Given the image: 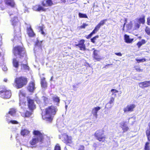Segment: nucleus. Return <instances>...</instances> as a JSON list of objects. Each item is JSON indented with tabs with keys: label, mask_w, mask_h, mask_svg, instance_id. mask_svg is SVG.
Masks as SVG:
<instances>
[{
	"label": "nucleus",
	"mask_w": 150,
	"mask_h": 150,
	"mask_svg": "<svg viewBox=\"0 0 150 150\" xmlns=\"http://www.w3.org/2000/svg\"><path fill=\"white\" fill-rule=\"evenodd\" d=\"M57 110V108L56 106L52 105L48 106L45 109V113L42 115L43 119L51 122Z\"/></svg>",
	"instance_id": "obj_1"
},
{
	"label": "nucleus",
	"mask_w": 150,
	"mask_h": 150,
	"mask_svg": "<svg viewBox=\"0 0 150 150\" xmlns=\"http://www.w3.org/2000/svg\"><path fill=\"white\" fill-rule=\"evenodd\" d=\"M33 134L35 137L33 138L29 142L30 144L33 146L32 147H33V146L39 142L41 144L44 142L45 135L43 133L39 130H34L33 132Z\"/></svg>",
	"instance_id": "obj_2"
},
{
	"label": "nucleus",
	"mask_w": 150,
	"mask_h": 150,
	"mask_svg": "<svg viewBox=\"0 0 150 150\" xmlns=\"http://www.w3.org/2000/svg\"><path fill=\"white\" fill-rule=\"evenodd\" d=\"M12 52L14 56L20 59L26 57L27 55L25 49L23 45H17L13 47Z\"/></svg>",
	"instance_id": "obj_3"
},
{
	"label": "nucleus",
	"mask_w": 150,
	"mask_h": 150,
	"mask_svg": "<svg viewBox=\"0 0 150 150\" xmlns=\"http://www.w3.org/2000/svg\"><path fill=\"white\" fill-rule=\"evenodd\" d=\"M14 82L17 88L19 89L27 85L28 79L26 77L21 76L15 78Z\"/></svg>",
	"instance_id": "obj_4"
},
{
	"label": "nucleus",
	"mask_w": 150,
	"mask_h": 150,
	"mask_svg": "<svg viewBox=\"0 0 150 150\" xmlns=\"http://www.w3.org/2000/svg\"><path fill=\"white\" fill-rule=\"evenodd\" d=\"M0 89H1L0 91V94L1 98L5 99L10 98L11 95L10 90L7 89L5 87H2Z\"/></svg>",
	"instance_id": "obj_5"
},
{
	"label": "nucleus",
	"mask_w": 150,
	"mask_h": 150,
	"mask_svg": "<svg viewBox=\"0 0 150 150\" xmlns=\"http://www.w3.org/2000/svg\"><path fill=\"white\" fill-rule=\"evenodd\" d=\"M26 98L28 109L30 111H33V110L36 108V105L34 103V100L32 99L28 96L26 97Z\"/></svg>",
	"instance_id": "obj_6"
},
{
	"label": "nucleus",
	"mask_w": 150,
	"mask_h": 150,
	"mask_svg": "<svg viewBox=\"0 0 150 150\" xmlns=\"http://www.w3.org/2000/svg\"><path fill=\"white\" fill-rule=\"evenodd\" d=\"M95 136L96 139L100 142H104L105 140V137L103 134V132L102 130L97 131L95 134Z\"/></svg>",
	"instance_id": "obj_7"
},
{
	"label": "nucleus",
	"mask_w": 150,
	"mask_h": 150,
	"mask_svg": "<svg viewBox=\"0 0 150 150\" xmlns=\"http://www.w3.org/2000/svg\"><path fill=\"white\" fill-rule=\"evenodd\" d=\"M135 107V105L134 104L128 105L126 107L124 108L123 109L124 112L127 113V112H132L134 110Z\"/></svg>",
	"instance_id": "obj_8"
},
{
	"label": "nucleus",
	"mask_w": 150,
	"mask_h": 150,
	"mask_svg": "<svg viewBox=\"0 0 150 150\" xmlns=\"http://www.w3.org/2000/svg\"><path fill=\"white\" fill-rule=\"evenodd\" d=\"M21 30L20 28L18 29V31L15 30L14 34V39L16 40H19L21 38Z\"/></svg>",
	"instance_id": "obj_9"
},
{
	"label": "nucleus",
	"mask_w": 150,
	"mask_h": 150,
	"mask_svg": "<svg viewBox=\"0 0 150 150\" xmlns=\"http://www.w3.org/2000/svg\"><path fill=\"white\" fill-rule=\"evenodd\" d=\"M35 84L34 82L33 81L30 82L28 86L27 89L28 91L30 92L33 93L35 89Z\"/></svg>",
	"instance_id": "obj_10"
},
{
	"label": "nucleus",
	"mask_w": 150,
	"mask_h": 150,
	"mask_svg": "<svg viewBox=\"0 0 150 150\" xmlns=\"http://www.w3.org/2000/svg\"><path fill=\"white\" fill-rule=\"evenodd\" d=\"M99 52V51L97 50H95L93 52V58L98 61L102 59L101 56L98 54Z\"/></svg>",
	"instance_id": "obj_11"
},
{
	"label": "nucleus",
	"mask_w": 150,
	"mask_h": 150,
	"mask_svg": "<svg viewBox=\"0 0 150 150\" xmlns=\"http://www.w3.org/2000/svg\"><path fill=\"white\" fill-rule=\"evenodd\" d=\"M41 4L43 7L51 6L54 4L52 0H46L45 3L44 1H42Z\"/></svg>",
	"instance_id": "obj_12"
},
{
	"label": "nucleus",
	"mask_w": 150,
	"mask_h": 150,
	"mask_svg": "<svg viewBox=\"0 0 150 150\" xmlns=\"http://www.w3.org/2000/svg\"><path fill=\"white\" fill-rule=\"evenodd\" d=\"M140 87L143 88L150 86V81H145L139 83Z\"/></svg>",
	"instance_id": "obj_13"
},
{
	"label": "nucleus",
	"mask_w": 150,
	"mask_h": 150,
	"mask_svg": "<svg viewBox=\"0 0 150 150\" xmlns=\"http://www.w3.org/2000/svg\"><path fill=\"white\" fill-rule=\"evenodd\" d=\"M12 64L14 68L17 69H18L20 66L19 62L16 58H14L12 59Z\"/></svg>",
	"instance_id": "obj_14"
},
{
	"label": "nucleus",
	"mask_w": 150,
	"mask_h": 150,
	"mask_svg": "<svg viewBox=\"0 0 150 150\" xmlns=\"http://www.w3.org/2000/svg\"><path fill=\"white\" fill-rule=\"evenodd\" d=\"M84 40H81L78 44H76V46H78L80 48L81 50H85V45L84 44Z\"/></svg>",
	"instance_id": "obj_15"
},
{
	"label": "nucleus",
	"mask_w": 150,
	"mask_h": 150,
	"mask_svg": "<svg viewBox=\"0 0 150 150\" xmlns=\"http://www.w3.org/2000/svg\"><path fill=\"white\" fill-rule=\"evenodd\" d=\"M27 32L28 35L30 37H34L35 36V34L33 32L30 26L27 28Z\"/></svg>",
	"instance_id": "obj_16"
},
{
	"label": "nucleus",
	"mask_w": 150,
	"mask_h": 150,
	"mask_svg": "<svg viewBox=\"0 0 150 150\" xmlns=\"http://www.w3.org/2000/svg\"><path fill=\"white\" fill-rule=\"evenodd\" d=\"M6 4L13 8L15 6V4L13 0H4Z\"/></svg>",
	"instance_id": "obj_17"
},
{
	"label": "nucleus",
	"mask_w": 150,
	"mask_h": 150,
	"mask_svg": "<svg viewBox=\"0 0 150 150\" xmlns=\"http://www.w3.org/2000/svg\"><path fill=\"white\" fill-rule=\"evenodd\" d=\"M40 84L42 88H47V83L46 81L45 77H43L41 79Z\"/></svg>",
	"instance_id": "obj_18"
},
{
	"label": "nucleus",
	"mask_w": 150,
	"mask_h": 150,
	"mask_svg": "<svg viewBox=\"0 0 150 150\" xmlns=\"http://www.w3.org/2000/svg\"><path fill=\"white\" fill-rule=\"evenodd\" d=\"M120 126L123 130V132H127L129 129V128L126 124V122H123L120 124Z\"/></svg>",
	"instance_id": "obj_19"
},
{
	"label": "nucleus",
	"mask_w": 150,
	"mask_h": 150,
	"mask_svg": "<svg viewBox=\"0 0 150 150\" xmlns=\"http://www.w3.org/2000/svg\"><path fill=\"white\" fill-rule=\"evenodd\" d=\"M100 109V107H97L93 109L92 111V113L93 115L95 117V118H97V112Z\"/></svg>",
	"instance_id": "obj_20"
},
{
	"label": "nucleus",
	"mask_w": 150,
	"mask_h": 150,
	"mask_svg": "<svg viewBox=\"0 0 150 150\" xmlns=\"http://www.w3.org/2000/svg\"><path fill=\"white\" fill-rule=\"evenodd\" d=\"M124 38L125 42L127 43H131L134 40L133 38L130 39L129 36L126 34L124 35Z\"/></svg>",
	"instance_id": "obj_21"
},
{
	"label": "nucleus",
	"mask_w": 150,
	"mask_h": 150,
	"mask_svg": "<svg viewBox=\"0 0 150 150\" xmlns=\"http://www.w3.org/2000/svg\"><path fill=\"white\" fill-rule=\"evenodd\" d=\"M30 131L26 129H22L21 132V134L23 136L28 135L30 133Z\"/></svg>",
	"instance_id": "obj_22"
},
{
	"label": "nucleus",
	"mask_w": 150,
	"mask_h": 150,
	"mask_svg": "<svg viewBox=\"0 0 150 150\" xmlns=\"http://www.w3.org/2000/svg\"><path fill=\"white\" fill-rule=\"evenodd\" d=\"M149 128H148L146 131V134L148 140L150 141V122L148 124Z\"/></svg>",
	"instance_id": "obj_23"
},
{
	"label": "nucleus",
	"mask_w": 150,
	"mask_h": 150,
	"mask_svg": "<svg viewBox=\"0 0 150 150\" xmlns=\"http://www.w3.org/2000/svg\"><path fill=\"white\" fill-rule=\"evenodd\" d=\"M16 109L15 108H11L9 109L8 113L7 114V115L8 114L10 115L11 116H13L16 114Z\"/></svg>",
	"instance_id": "obj_24"
},
{
	"label": "nucleus",
	"mask_w": 150,
	"mask_h": 150,
	"mask_svg": "<svg viewBox=\"0 0 150 150\" xmlns=\"http://www.w3.org/2000/svg\"><path fill=\"white\" fill-rule=\"evenodd\" d=\"M36 6H38V8L35 10L36 11H45L46 10V8H44L43 6H41L40 5H36Z\"/></svg>",
	"instance_id": "obj_25"
},
{
	"label": "nucleus",
	"mask_w": 150,
	"mask_h": 150,
	"mask_svg": "<svg viewBox=\"0 0 150 150\" xmlns=\"http://www.w3.org/2000/svg\"><path fill=\"white\" fill-rule=\"evenodd\" d=\"M18 17H14L11 20V21L12 25L13 26H15L18 22Z\"/></svg>",
	"instance_id": "obj_26"
},
{
	"label": "nucleus",
	"mask_w": 150,
	"mask_h": 150,
	"mask_svg": "<svg viewBox=\"0 0 150 150\" xmlns=\"http://www.w3.org/2000/svg\"><path fill=\"white\" fill-rule=\"evenodd\" d=\"M19 94L20 98H21V96L25 97L26 95L25 93L22 90H20L19 91ZM20 101L21 103L22 102V100L21 99V98H20Z\"/></svg>",
	"instance_id": "obj_27"
},
{
	"label": "nucleus",
	"mask_w": 150,
	"mask_h": 150,
	"mask_svg": "<svg viewBox=\"0 0 150 150\" xmlns=\"http://www.w3.org/2000/svg\"><path fill=\"white\" fill-rule=\"evenodd\" d=\"M52 99L53 102L54 103H56L57 104H58L59 102V98L57 96H53L52 97Z\"/></svg>",
	"instance_id": "obj_28"
},
{
	"label": "nucleus",
	"mask_w": 150,
	"mask_h": 150,
	"mask_svg": "<svg viewBox=\"0 0 150 150\" xmlns=\"http://www.w3.org/2000/svg\"><path fill=\"white\" fill-rule=\"evenodd\" d=\"M21 70L24 69L25 70H29V67L27 64H21Z\"/></svg>",
	"instance_id": "obj_29"
},
{
	"label": "nucleus",
	"mask_w": 150,
	"mask_h": 150,
	"mask_svg": "<svg viewBox=\"0 0 150 150\" xmlns=\"http://www.w3.org/2000/svg\"><path fill=\"white\" fill-rule=\"evenodd\" d=\"M42 41H39L38 40H37L35 44V46L38 47L40 49H42Z\"/></svg>",
	"instance_id": "obj_30"
},
{
	"label": "nucleus",
	"mask_w": 150,
	"mask_h": 150,
	"mask_svg": "<svg viewBox=\"0 0 150 150\" xmlns=\"http://www.w3.org/2000/svg\"><path fill=\"white\" fill-rule=\"evenodd\" d=\"M33 111H26L25 113V117H29L32 114V112Z\"/></svg>",
	"instance_id": "obj_31"
},
{
	"label": "nucleus",
	"mask_w": 150,
	"mask_h": 150,
	"mask_svg": "<svg viewBox=\"0 0 150 150\" xmlns=\"http://www.w3.org/2000/svg\"><path fill=\"white\" fill-rule=\"evenodd\" d=\"M113 105V104H111L108 103L105 105V109L109 110Z\"/></svg>",
	"instance_id": "obj_32"
},
{
	"label": "nucleus",
	"mask_w": 150,
	"mask_h": 150,
	"mask_svg": "<svg viewBox=\"0 0 150 150\" xmlns=\"http://www.w3.org/2000/svg\"><path fill=\"white\" fill-rule=\"evenodd\" d=\"M71 142V137L66 135V144L70 143Z\"/></svg>",
	"instance_id": "obj_33"
},
{
	"label": "nucleus",
	"mask_w": 150,
	"mask_h": 150,
	"mask_svg": "<svg viewBox=\"0 0 150 150\" xmlns=\"http://www.w3.org/2000/svg\"><path fill=\"white\" fill-rule=\"evenodd\" d=\"M138 23H140L144 24L145 23L144 17L140 18L138 20Z\"/></svg>",
	"instance_id": "obj_34"
},
{
	"label": "nucleus",
	"mask_w": 150,
	"mask_h": 150,
	"mask_svg": "<svg viewBox=\"0 0 150 150\" xmlns=\"http://www.w3.org/2000/svg\"><path fill=\"white\" fill-rule=\"evenodd\" d=\"M79 16L81 18H88V17L86 14H83L79 13Z\"/></svg>",
	"instance_id": "obj_35"
},
{
	"label": "nucleus",
	"mask_w": 150,
	"mask_h": 150,
	"mask_svg": "<svg viewBox=\"0 0 150 150\" xmlns=\"http://www.w3.org/2000/svg\"><path fill=\"white\" fill-rule=\"evenodd\" d=\"M145 31L147 34L150 36V28L148 27H146Z\"/></svg>",
	"instance_id": "obj_36"
},
{
	"label": "nucleus",
	"mask_w": 150,
	"mask_h": 150,
	"mask_svg": "<svg viewBox=\"0 0 150 150\" xmlns=\"http://www.w3.org/2000/svg\"><path fill=\"white\" fill-rule=\"evenodd\" d=\"M107 21V19H104L101 21L98 24L100 26H103L105 23L106 21Z\"/></svg>",
	"instance_id": "obj_37"
},
{
	"label": "nucleus",
	"mask_w": 150,
	"mask_h": 150,
	"mask_svg": "<svg viewBox=\"0 0 150 150\" xmlns=\"http://www.w3.org/2000/svg\"><path fill=\"white\" fill-rule=\"evenodd\" d=\"M11 123L13 124H18V122L16 120H11L8 122V123Z\"/></svg>",
	"instance_id": "obj_38"
},
{
	"label": "nucleus",
	"mask_w": 150,
	"mask_h": 150,
	"mask_svg": "<svg viewBox=\"0 0 150 150\" xmlns=\"http://www.w3.org/2000/svg\"><path fill=\"white\" fill-rule=\"evenodd\" d=\"M111 92L112 93V95H114L115 96H116V93H118V91L115 89H112L111 91Z\"/></svg>",
	"instance_id": "obj_39"
},
{
	"label": "nucleus",
	"mask_w": 150,
	"mask_h": 150,
	"mask_svg": "<svg viewBox=\"0 0 150 150\" xmlns=\"http://www.w3.org/2000/svg\"><path fill=\"white\" fill-rule=\"evenodd\" d=\"M54 150H61V147L59 144H57L55 146Z\"/></svg>",
	"instance_id": "obj_40"
},
{
	"label": "nucleus",
	"mask_w": 150,
	"mask_h": 150,
	"mask_svg": "<svg viewBox=\"0 0 150 150\" xmlns=\"http://www.w3.org/2000/svg\"><path fill=\"white\" fill-rule=\"evenodd\" d=\"M99 37L98 35H97L96 36L93 37V38L91 39V41L93 43H95V40H96L97 38H98Z\"/></svg>",
	"instance_id": "obj_41"
},
{
	"label": "nucleus",
	"mask_w": 150,
	"mask_h": 150,
	"mask_svg": "<svg viewBox=\"0 0 150 150\" xmlns=\"http://www.w3.org/2000/svg\"><path fill=\"white\" fill-rule=\"evenodd\" d=\"M114 98L113 97H111L110 98V100L109 102H108L109 103L111 104H113L114 105Z\"/></svg>",
	"instance_id": "obj_42"
},
{
	"label": "nucleus",
	"mask_w": 150,
	"mask_h": 150,
	"mask_svg": "<svg viewBox=\"0 0 150 150\" xmlns=\"http://www.w3.org/2000/svg\"><path fill=\"white\" fill-rule=\"evenodd\" d=\"M140 26V23H135L134 24V28L135 29L139 28Z\"/></svg>",
	"instance_id": "obj_43"
},
{
	"label": "nucleus",
	"mask_w": 150,
	"mask_h": 150,
	"mask_svg": "<svg viewBox=\"0 0 150 150\" xmlns=\"http://www.w3.org/2000/svg\"><path fill=\"white\" fill-rule=\"evenodd\" d=\"M136 60L138 63L141 62H143L146 61V59H136Z\"/></svg>",
	"instance_id": "obj_44"
},
{
	"label": "nucleus",
	"mask_w": 150,
	"mask_h": 150,
	"mask_svg": "<svg viewBox=\"0 0 150 150\" xmlns=\"http://www.w3.org/2000/svg\"><path fill=\"white\" fill-rule=\"evenodd\" d=\"M79 86V83H76L73 86V88H74V90H76V88H77Z\"/></svg>",
	"instance_id": "obj_45"
},
{
	"label": "nucleus",
	"mask_w": 150,
	"mask_h": 150,
	"mask_svg": "<svg viewBox=\"0 0 150 150\" xmlns=\"http://www.w3.org/2000/svg\"><path fill=\"white\" fill-rule=\"evenodd\" d=\"M42 98H43V100H44V102L46 103L47 102H48V98L47 97L45 96H43L42 97Z\"/></svg>",
	"instance_id": "obj_46"
},
{
	"label": "nucleus",
	"mask_w": 150,
	"mask_h": 150,
	"mask_svg": "<svg viewBox=\"0 0 150 150\" xmlns=\"http://www.w3.org/2000/svg\"><path fill=\"white\" fill-rule=\"evenodd\" d=\"M88 25L86 23H83L82 25L80 26V28H84L86 27Z\"/></svg>",
	"instance_id": "obj_47"
},
{
	"label": "nucleus",
	"mask_w": 150,
	"mask_h": 150,
	"mask_svg": "<svg viewBox=\"0 0 150 150\" xmlns=\"http://www.w3.org/2000/svg\"><path fill=\"white\" fill-rule=\"evenodd\" d=\"M84 146L83 145H80L79 148L78 150H84Z\"/></svg>",
	"instance_id": "obj_48"
},
{
	"label": "nucleus",
	"mask_w": 150,
	"mask_h": 150,
	"mask_svg": "<svg viewBox=\"0 0 150 150\" xmlns=\"http://www.w3.org/2000/svg\"><path fill=\"white\" fill-rule=\"evenodd\" d=\"M143 44L142 42H141V41L138 42L137 44V45L138 46L139 48Z\"/></svg>",
	"instance_id": "obj_49"
},
{
	"label": "nucleus",
	"mask_w": 150,
	"mask_h": 150,
	"mask_svg": "<svg viewBox=\"0 0 150 150\" xmlns=\"http://www.w3.org/2000/svg\"><path fill=\"white\" fill-rule=\"evenodd\" d=\"M147 22L148 25H150V16L147 18Z\"/></svg>",
	"instance_id": "obj_50"
},
{
	"label": "nucleus",
	"mask_w": 150,
	"mask_h": 150,
	"mask_svg": "<svg viewBox=\"0 0 150 150\" xmlns=\"http://www.w3.org/2000/svg\"><path fill=\"white\" fill-rule=\"evenodd\" d=\"M92 36V35L91 33L90 34H89L86 37V38L87 39H89L91 38Z\"/></svg>",
	"instance_id": "obj_51"
},
{
	"label": "nucleus",
	"mask_w": 150,
	"mask_h": 150,
	"mask_svg": "<svg viewBox=\"0 0 150 150\" xmlns=\"http://www.w3.org/2000/svg\"><path fill=\"white\" fill-rule=\"evenodd\" d=\"M96 29H94V30L91 33L92 35L93 34H95V33H96L97 32V31H96Z\"/></svg>",
	"instance_id": "obj_52"
},
{
	"label": "nucleus",
	"mask_w": 150,
	"mask_h": 150,
	"mask_svg": "<svg viewBox=\"0 0 150 150\" xmlns=\"http://www.w3.org/2000/svg\"><path fill=\"white\" fill-rule=\"evenodd\" d=\"M96 29H94V30L91 33L92 35L93 34H95V33H96L97 32V31H96Z\"/></svg>",
	"instance_id": "obj_53"
},
{
	"label": "nucleus",
	"mask_w": 150,
	"mask_h": 150,
	"mask_svg": "<svg viewBox=\"0 0 150 150\" xmlns=\"http://www.w3.org/2000/svg\"><path fill=\"white\" fill-rule=\"evenodd\" d=\"M115 54L119 56H121L122 55V54L120 52L115 53Z\"/></svg>",
	"instance_id": "obj_54"
},
{
	"label": "nucleus",
	"mask_w": 150,
	"mask_h": 150,
	"mask_svg": "<svg viewBox=\"0 0 150 150\" xmlns=\"http://www.w3.org/2000/svg\"><path fill=\"white\" fill-rule=\"evenodd\" d=\"M141 42H142L143 45L145 44L146 43L145 40L144 39H142Z\"/></svg>",
	"instance_id": "obj_55"
},
{
	"label": "nucleus",
	"mask_w": 150,
	"mask_h": 150,
	"mask_svg": "<svg viewBox=\"0 0 150 150\" xmlns=\"http://www.w3.org/2000/svg\"><path fill=\"white\" fill-rule=\"evenodd\" d=\"M135 69L137 71H141V69L139 67H137L135 68Z\"/></svg>",
	"instance_id": "obj_56"
},
{
	"label": "nucleus",
	"mask_w": 150,
	"mask_h": 150,
	"mask_svg": "<svg viewBox=\"0 0 150 150\" xmlns=\"http://www.w3.org/2000/svg\"><path fill=\"white\" fill-rule=\"evenodd\" d=\"M100 27L101 26L98 24L96 27L98 29H99Z\"/></svg>",
	"instance_id": "obj_57"
},
{
	"label": "nucleus",
	"mask_w": 150,
	"mask_h": 150,
	"mask_svg": "<svg viewBox=\"0 0 150 150\" xmlns=\"http://www.w3.org/2000/svg\"><path fill=\"white\" fill-rule=\"evenodd\" d=\"M40 30L41 31H43V27H41V26H40Z\"/></svg>",
	"instance_id": "obj_58"
},
{
	"label": "nucleus",
	"mask_w": 150,
	"mask_h": 150,
	"mask_svg": "<svg viewBox=\"0 0 150 150\" xmlns=\"http://www.w3.org/2000/svg\"><path fill=\"white\" fill-rule=\"evenodd\" d=\"M53 76H52L51 77V78L50 79V81H53Z\"/></svg>",
	"instance_id": "obj_59"
},
{
	"label": "nucleus",
	"mask_w": 150,
	"mask_h": 150,
	"mask_svg": "<svg viewBox=\"0 0 150 150\" xmlns=\"http://www.w3.org/2000/svg\"><path fill=\"white\" fill-rule=\"evenodd\" d=\"M112 64H107V65L105 66L104 67L106 68L107 66H110Z\"/></svg>",
	"instance_id": "obj_60"
},
{
	"label": "nucleus",
	"mask_w": 150,
	"mask_h": 150,
	"mask_svg": "<svg viewBox=\"0 0 150 150\" xmlns=\"http://www.w3.org/2000/svg\"><path fill=\"white\" fill-rule=\"evenodd\" d=\"M4 81L5 82H7V79H4Z\"/></svg>",
	"instance_id": "obj_61"
},
{
	"label": "nucleus",
	"mask_w": 150,
	"mask_h": 150,
	"mask_svg": "<svg viewBox=\"0 0 150 150\" xmlns=\"http://www.w3.org/2000/svg\"><path fill=\"white\" fill-rule=\"evenodd\" d=\"M41 33L43 34V35H45V32L43 31H41Z\"/></svg>",
	"instance_id": "obj_62"
},
{
	"label": "nucleus",
	"mask_w": 150,
	"mask_h": 150,
	"mask_svg": "<svg viewBox=\"0 0 150 150\" xmlns=\"http://www.w3.org/2000/svg\"><path fill=\"white\" fill-rule=\"evenodd\" d=\"M96 29V31H98V30H99V29H98L97 28H96V27H95V29Z\"/></svg>",
	"instance_id": "obj_63"
},
{
	"label": "nucleus",
	"mask_w": 150,
	"mask_h": 150,
	"mask_svg": "<svg viewBox=\"0 0 150 150\" xmlns=\"http://www.w3.org/2000/svg\"><path fill=\"white\" fill-rule=\"evenodd\" d=\"M62 2H65V0H60Z\"/></svg>",
	"instance_id": "obj_64"
}]
</instances>
